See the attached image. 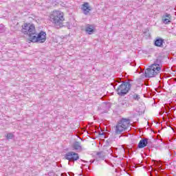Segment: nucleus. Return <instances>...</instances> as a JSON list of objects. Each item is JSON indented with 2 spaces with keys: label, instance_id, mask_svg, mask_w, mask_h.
<instances>
[{
  "label": "nucleus",
  "instance_id": "f257e3e1",
  "mask_svg": "<svg viewBox=\"0 0 176 176\" xmlns=\"http://www.w3.org/2000/svg\"><path fill=\"white\" fill-rule=\"evenodd\" d=\"M50 21L54 24L56 28H61V27H65L64 21V13L61 11H54L50 16Z\"/></svg>",
  "mask_w": 176,
  "mask_h": 176
},
{
  "label": "nucleus",
  "instance_id": "f03ea898",
  "mask_svg": "<svg viewBox=\"0 0 176 176\" xmlns=\"http://www.w3.org/2000/svg\"><path fill=\"white\" fill-rule=\"evenodd\" d=\"M23 30L22 32L25 35H28L29 41L32 42V37L35 36L36 34V30H35L34 25H30L28 23H25L23 26H22Z\"/></svg>",
  "mask_w": 176,
  "mask_h": 176
},
{
  "label": "nucleus",
  "instance_id": "7ed1b4c3",
  "mask_svg": "<svg viewBox=\"0 0 176 176\" xmlns=\"http://www.w3.org/2000/svg\"><path fill=\"white\" fill-rule=\"evenodd\" d=\"M130 126V119L122 118L117 124L116 126V133L117 134H122L123 131H127V129Z\"/></svg>",
  "mask_w": 176,
  "mask_h": 176
},
{
  "label": "nucleus",
  "instance_id": "20e7f679",
  "mask_svg": "<svg viewBox=\"0 0 176 176\" xmlns=\"http://www.w3.org/2000/svg\"><path fill=\"white\" fill-rule=\"evenodd\" d=\"M131 89V84L130 80L123 81L120 85L117 88L116 91L118 96L124 97Z\"/></svg>",
  "mask_w": 176,
  "mask_h": 176
},
{
  "label": "nucleus",
  "instance_id": "39448f33",
  "mask_svg": "<svg viewBox=\"0 0 176 176\" xmlns=\"http://www.w3.org/2000/svg\"><path fill=\"white\" fill-rule=\"evenodd\" d=\"M31 42L33 43H45L46 42V32L41 31L38 34L36 33Z\"/></svg>",
  "mask_w": 176,
  "mask_h": 176
},
{
  "label": "nucleus",
  "instance_id": "423d86ee",
  "mask_svg": "<svg viewBox=\"0 0 176 176\" xmlns=\"http://www.w3.org/2000/svg\"><path fill=\"white\" fill-rule=\"evenodd\" d=\"M158 74H160V71L157 70L156 67H154L152 65L144 72L145 78H153L156 76V75H158Z\"/></svg>",
  "mask_w": 176,
  "mask_h": 176
},
{
  "label": "nucleus",
  "instance_id": "0eeeda50",
  "mask_svg": "<svg viewBox=\"0 0 176 176\" xmlns=\"http://www.w3.org/2000/svg\"><path fill=\"white\" fill-rule=\"evenodd\" d=\"M65 159L69 162H76V160H79V154L74 151H70L65 155Z\"/></svg>",
  "mask_w": 176,
  "mask_h": 176
},
{
  "label": "nucleus",
  "instance_id": "6e6552de",
  "mask_svg": "<svg viewBox=\"0 0 176 176\" xmlns=\"http://www.w3.org/2000/svg\"><path fill=\"white\" fill-rule=\"evenodd\" d=\"M81 10L85 16H88L90 14V12H91V6L88 2L84 3L81 6Z\"/></svg>",
  "mask_w": 176,
  "mask_h": 176
},
{
  "label": "nucleus",
  "instance_id": "1a4fd4ad",
  "mask_svg": "<svg viewBox=\"0 0 176 176\" xmlns=\"http://www.w3.org/2000/svg\"><path fill=\"white\" fill-rule=\"evenodd\" d=\"M152 67H154L157 71H162V58H157L153 64L151 65Z\"/></svg>",
  "mask_w": 176,
  "mask_h": 176
},
{
  "label": "nucleus",
  "instance_id": "9d476101",
  "mask_svg": "<svg viewBox=\"0 0 176 176\" xmlns=\"http://www.w3.org/2000/svg\"><path fill=\"white\" fill-rule=\"evenodd\" d=\"M162 23L164 24H170L171 23V14L165 13L162 16Z\"/></svg>",
  "mask_w": 176,
  "mask_h": 176
},
{
  "label": "nucleus",
  "instance_id": "9b49d317",
  "mask_svg": "<svg viewBox=\"0 0 176 176\" xmlns=\"http://www.w3.org/2000/svg\"><path fill=\"white\" fill-rule=\"evenodd\" d=\"M163 43H164V39L157 37L154 41V45L157 47H163Z\"/></svg>",
  "mask_w": 176,
  "mask_h": 176
},
{
  "label": "nucleus",
  "instance_id": "f8f14e48",
  "mask_svg": "<svg viewBox=\"0 0 176 176\" xmlns=\"http://www.w3.org/2000/svg\"><path fill=\"white\" fill-rule=\"evenodd\" d=\"M130 105H131V104H130L129 102H127V100H122L121 101H120V102L118 104V108H129V107H130Z\"/></svg>",
  "mask_w": 176,
  "mask_h": 176
},
{
  "label": "nucleus",
  "instance_id": "ddd939ff",
  "mask_svg": "<svg viewBox=\"0 0 176 176\" xmlns=\"http://www.w3.org/2000/svg\"><path fill=\"white\" fill-rule=\"evenodd\" d=\"M72 148L74 151H76L77 152H82V144L79 142H74L72 144Z\"/></svg>",
  "mask_w": 176,
  "mask_h": 176
},
{
  "label": "nucleus",
  "instance_id": "4468645a",
  "mask_svg": "<svg viewBox=\"0 0 176 176\" xmlns=\"http://www.w3.org/2000/svg\"><path fill=\"white\" fill-rule=\"evenodd\" d=\"M148 144H149L148 139L146 138L142 139L138 145V148H139V149H142V148H145V146H146Z\"/></svg>",
  "mask_w": 176,
  "mask_h": 176
},
{
  "label": "nucleus",
  "instance_id": "2eb2a0df",
  "mask_svg": "<svg viewBox=\"0 0 176 176\" xmlns=\"http://www.w3.org/2000/svg\"><path fill=\"white\" fill-rule=\"evenodd\" d=\"M127 98L129 100H131V101H133V100H136L137 101H138V100H140V96L137 94H130L128 96Z\"/></svg>",
  "mask_w": 176,
  "mask_h": 176
},
{
  "label": "nucleus",
  "instance_id": "dca6fc26",
  "mask_svg": "<svg viewBox=\"0 0 176 176\" xmlns=\"http://www.w3.org/2000/svg\"><path fill=\"white\" fill-rule=\"evenodd\" d=\"M101 107L102 109H104V112L107 113L108 112V109L111 108V104H109V102H104L103 103H102Z\"/></svg>",
  "mask_w": 176,
  "mask_h": 176
},
{
  "label": "nucleus",
  "instance_id": "f3484780",
  "mask_svg": "<svg viewBox=\"0 0 176 176\" xmlns=\"http://www.w3.org/2000/svg\"><path fill=\"white\" fill-rule=\"evenodd\" d=\"M85 31L89 34V35H91V34L94 32V27L92 25H87L85 28Z\"/></svg>",
  "mask_w": 176,
  "mask_h": 176
},
{
  "label": "nucleus",
  "instance_id": "a211bd4d",
  "mask_svg": "<svg viewBox=\"0 0 176 176\" xmlns=\"http://www.w3.org/2000/svg\"><path fill=\"white\" fill-rule=\"evenodd\" d=\"M96 156H98L99 159H102V160H104L105 159V155H104V153L102 151L96 153Z\"/></svg>",
  "mask_w": 176,
  "mask_h": 176
},
{
  "label": "nucleus",
  "instance_id": "6ab92c4d",
  "mask_svg": "<svg viewBox=\"0 0 176 176\" xmlns=\"http://www.w3.org/2000/svg\"><path fill=\"white\" fill-rule=\"evenodd\" d=\"M6 138L7 140H12V138H14V135H13V133H8L6 135Z\"/></svg>",
  "mask_w": 176,
  "mask_h": 176
},
{
  "label": "nucleus",
  "instance_id": "aec40b11",
  "mask_svg": "<svg viewBox=\"0 0 176 176\" xmlns=\"http://www.w3.org/2000/svg\"><path fill=\"white\" fill-rule=\"evenodd\" d=\"M5 31H6L5 26L3 24H0V34H3Z\"/></svg>",
  "mask_w": 176,
  "mask_h": 176
},
{
  "label": "nucleus",
  "instance_id": "412c9836",
  "mask_svg": "<svg viewBox=\"0 0 176 176\" xmlns=\"http://www.w3.org/2000/svg\"><path fill=\"white\" fill-rule=\"evenodd\" d=\"M103 148H104V149H105V150L109 149V150H107V152H109V153H111V152H112V150L111 149V148L109 147V146H104Z\"/></svg>",
  "mask_w": 176,
  "mask_h": 176
},
{
  "label": "nucleus",
  "instance_id": "4be33fe9",
  "mask_svg": "<svg viewBox=\"0 0 176 176\" xmlns=\"http://www.w3.org/2000/svg\"><path fill=\"white\" fill-rule=\"evenodd\" d=\"M68 174H69V176L75 175V174L74 173H72V172H69Z\"/></svg>",
  "mask_w": 176,
  "mask_h": 176
},
{
  "label": "nucleus",
  "instance_id": "5701e85b",
  "mask_svg": "<svg viewBox=\"0 0 176 176\" xmlns=\"http://www.w3.org/2000/svg\"><path fill=\"white\" fill-rule=\"evenodd\" d=\"M99 135H105V133L104 132H99Z\"/></svg>",
  "mask_w": 176,
  "mask_h": 176
},
{
  "label": "nucleus",
  "instance_id": "b1692460",
  "mask_svg": "<svg viewBox=\"0 0 176 176\" xmlns=\"http://www.w3.org/2000/svg\"><path fill=\"white\" fill-rule=\"evenodd\" d=\"M61 175H63V176H67V173H62Z\"/></svg>",
  "mask_w": 176,
  "mask_h": 176
},
{
  "label": "nucleus",
  "instance_id": "393cba45",
  "mask_svg": "<svg viewBox=\"0 0 176 176\" xmlns=\"http://www.w3.org/2000/svg\"><path fill=\"white\" fill-rule=\"evenodd\" d=\"M131 65L133 67H135V63H134L133 65V63H131Z\"/></svg>",
  "mask_w": 176,
  "mask_h": 176
},
{
  "label": "nucleus",
  "instance_id": "a878e982",
  "mask_svg": "<svg viewBox=\"0 0 176 176\" xmlns=\"http://www.w3.org/2000/svg\"><path fill=\"white\" fill-rule=\"evenodd\" d=\"M153 162H154V164H156V160H153Z\"/></svg>",
  "mask_w": 176,
  "mask_h": 176
},
{
  "label": "nucleus",
  "instance_id": "bb28decb",
  "mask_svg": "<svg viewBox=\"0 0 176 176\" xmlns=\"http://www.w3.org/2000/svg\"><path fill=\"white\" fill-rule=\"evenodd\" d=\"M87 133H88V134H91V132L87 131Z\"/></svg>",
  "mask_w": 176,
  "mask_h": 176
},
{
  "label": "nucleus",
  "instance_id": "cd10ccee",
  "mask_svg": "<svg viewBox=\"0 0 176 176\" xmlns=\"http://www.w3.org/2000/svg\"><path fill=\"white\" fill-rule=\"evenodd\" d=\"M91 163H94V161H90Z\"/></svg>",
  "mask_w": 176,
  "mask_h": 176
},
{
  "label": "nucleus",
  "instance_id": "c85d7f7f",
  "mask_svg": "<svg viewBox=\"0 0 176 176\" xmlns=\"http://www.w3.org/2000/svg\"><path fill=\"white\" fill-rule=\"evenodd\" d=\"M94 133H97V131H95V132Z\"/></svg>",
  "mask_w": 176,
  "mask_h": 176
},
{
  "label": "nucleus",
  "instance_id": "c756f323",
  "mask_svg": "<svg viewBox=\"0 0 176 176\" xmlns=\"http://www.w3.org/2000/svg\"><path fill=\"white\" fill-rule=\"evenodd\" d=\"M98 110L100 111V107H98Z\"/></svg>",
  "mask_w": 176,
  "mask_h": 176
},
{
  "label": "nucleus",
  "instance_id": "7c9ffc66",
  "mask_svg": "<svg viewBox=\"0 0 176 176\" xmlns=\"http://www.w3.org/2000/svg\"><path fill=\"white\" fill-rule=\"evenodd\" d=\"M110 153H112V151H110Z\"/></svg>",
  "mask_w": 176,
  "mask_h": 176
},
{
  "label": "nucleus",
  "instance_id": "2f4dec72",
  "mask_svg": "<svg viewBox=\"0 0 176 176\" xmlns=\"http://www.w3.org/2000/svg\"><path fill=\"white\" fill-rule=\"evenodd\" d=\"M102 108V107H100V109H101Z\"/></svg>",
  "mask_w": 176,
  "mask_h": 176
}]
</instances>
